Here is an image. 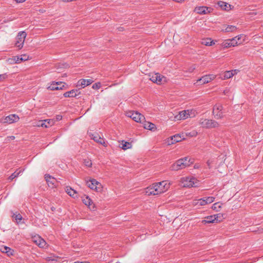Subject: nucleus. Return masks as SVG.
Returning <instances> with one entry per match:
<instances>
[{
	"mask_svg": "<svg viewBox=\"0 0 263 263\" xmlns=\"http://www.w3.org/2000/svg\"><path fill=\"white\" fill-rule=\"evenodd\" d=\"M7 75L6 73L0 74V82L3 81L4 80L6 79Z\"/></svg>",
	"mask_w": 263,
	"mask_h": 263,
	"instance_id": "obj_43",
	"label": "nucleus"
},
{
	"mask_svg": "<svg viewBox=\"0 0 263 263\" xmlns=\"http://www.w3.org/2000/svg\"><path fill=\"white\" fill-rule=\"evenodd\" d=\"M182 138L179 135H175L171 137L170 139L168 140V143L169 145L173 144L175 143L180 142L182 140Z\"/></svg>",
	"mask_w": 263,
	"mask_h": 263,
	"instance_id": "obj_25",
	"label": "nucleus"
},
{
	"mask_svg": "<svg viewBox=\"0 0 263 263\" xmlns=\"http://www.w3.org/2000/svg\"><path fill=\"white\" fill-rule=\"evenodd\" d=\"M190 112L191 111L189 110H184L179 111L177 115H176L174 117V119L173 120L174 121H178L185 119L188 117H191V115L190 114Z\"/></svg>",
	"mask_w": 263,
	"mask_h": 263,
	"instance_id": "obj_9",
	"label": "nucleus"
},
{
	"mask_svg": "<svg viewBox=\"0 0 263 263\" xmlns=\"http://www.w3.org/2000/svg\"><path fill=\"white\" fill-rule=\"evenodd\" d=\"M237 29V28L235 26L233 25H230L228 26L226 29H225V32H233L235 30Z\"/></svg>",
	"mask_w": 263,
	"mask_h": 263,
	"instance_id": "obj_36",
	"label": "nucleus"
},
{
	"mask_svg": "<svg viewBox=\"0 0 263 263\" xmlns=\"http://www.w3.org/2000/svg\"><path fill=\"white\" fill-rule=\"evenodd\" d=\"M199 124L202 128L206 129L218 128L220 126V124L216 120L203 118H201L199 119Z\"/></svg>",
	"mask_w": 263,
	"mask_h": 263,
	"instance_id": "obj_1",
	"label": "nucleus"
},
{
	"mask_svg": "<svg viewBox=\"0 0 263 263\" xmlns=\"http://www.w3.org/2000/svg\"><path fill=\"white\" fill-rule=\"evenodd\" d=\"M26 0H16L17 3H23L25 2Z\"/></svg>",
	"mask_w": 263,
	"mask_h": 263,
	"instance_id": "obj_46",
	"label": "nucleus"
},
{
	"mask_svg": "<svg viewBox=\"0 0 263 263\" xmlns=\"http://www.w3.org/2000/svg\"><path fill=\"white\" fill-rule=\"evenodd\" d=\"M83 163L85 166L89 167H90L92 166V162L89 158L84 159Z\"/></svg>",
	"mask_w": 263,
	"mask_h": 263,
	"instance_id": "obj_37",
	"label": "nucleus"
},
{
	"mask_svg": "<svg viewBox=\"0 0 263 263\" xmlns=\"http://www.w3.org/2000/svg\"><path fill=\"white\" fill-rule=\"evenodd\" d=\"M12 217L15 219L16 220H21L22 219V216L20 214H14Z\"/></svg>",
	"mask_w": 263,
	"mask_h": 263,
	"instance_id": "obj_41",
	"label": "nucleus"
},
{
	"mask_svg": "<svg viewBox=\"0 0 263 263\" xmlns=\"http://www.w3.org/2000/svg\"><path fill=\"white\" fill-rule=\"evenodd\" d=\"M187 166V164L184 163V161L180 159L176 161L175 163L173 164L170 168L172 171H178Z\"/></svg>",
	"mask_w": 263,
	"mask_h": 263,
	"instance_id": "obj_10",
	"label": "nucleus"
},
{
	"mask_svg": "<svg viewBox=\"0 0 263 263\" xmlns=\"http://www.w3.org/2000/svg\"><path fill=\"white\" fill-rule=\"evenodd\" d=\"M33 239L34 242L40 248H43L46 246V242L39 236H34Z\"/></svg>",
	"mask_w": 263,
	"mask_h": 263,
	"instance_id": "obj_20",
	"label": "nucleus"
},
{
	"mask_svg": "<svg viewBox=\"0 0 263 263\" xmlns=\"http://www.w3.org/2000/svg\"><path fill=\"white\" fill-rule=\"evenodd\" d=\"M10 138L11 139H14L15 138L14 136H11Z\"/></svg>",
	"mask_w": 263,
	"mask_h": 263,
	"instance_id": "obj_52",
	"label": "nucleus"
},
{
	"mask_svg": "<svg viewBox=\"0 0 263 263\" xmlns=\"http://www.w3.org/2000/svg\"><path fill=\"white\" fill-rule=\"evenodd\" d=\"M82 201L86 205H87L90 210H95V205L93 203L92 200L88 196H84L82 198Z\"/></svg>",
	"mask_w": 263,
	"mask_h": 263,
	"instance_id": "obj_19",
	"label": "nucleus"
},
{
	"mask_svg": "<svg viewBox=\"0 0 263 263\" xmlns=\"http://www.w3.org/2000/svg\"><path fill=\"white\" fill-rule=\"evenodd\" d=\"M236 37H237V38H236V41L238 42V41H239L240 40V39L241 38L242 35H239L236 36Z\"/></svg>",
	"mask_w": 263,
	"mask_h": 263,
	"instance_id": "obj_45",
	"label": "nucleus"
},
{
	"mask_svg": "<svg viewBox=\"0 0 263 263\" xmlns=\"http://www.w3.org/2000/svg\"><path fill=\"white\" fill-rule=\"evenodd\" d=\"M46 260L48 261H50V260L53 261L55 259L53 258H52V257H47Z\"/></svg>",
	"mask_w": 263,
	"mask_h": 263,
	"instance_id": "obj_44",
	"label": "nucleus"
},
{
	"mask_svg": "<svg viewBox=\"0 0 263 263\" xmlns=\"http://www.w3.org/2000/svg\"><path fill=\"white\" fill-rule=\"evenodd\" d=\"M80 94V91L79 89H72L70 91H67L64 93V96L65 98H71V97H76L78 95Z\"/></svg>",
	"mask_w": 263,
	"mask_h": 263,
	"instance_id": "obj_24",
	"label": "nucleus"
},
{
	"mask_svg": "<svg viewBox=\"0 0 263 263\" xmlns=\"http://www.w3.org/2000/svg\"><path fill=\"white\" fill-rule=\"evenodd\" d=\"M132 147V143L128 142H125L124 144H122V146L121 148L124 149L126 150L127 149L130 148Z\"/></svg>",
	"mask_w": 263,
	"mask_h": 263,
	"instance_id": "obj_38",
	"label": "nucleus"
},
{
	"mask_svg": "<svg viewBox=\"0 0 263 263\" xmlns=\"http://www.w3.org/2000/svg\"><path fill=\"white\" fill-rule=\"evenodd\" d=\"M215 216L211 215L205 217V219L202 221V223L204 224L210 223H214L215 222Z\"/></svg>",
	"mask_w": 263,
	"mask_h": 263,
	"instance_id": "obj_28",
	"label": "nucleus"
},
{
	"mask_svg": "<svg viewBox=\"0 0 263 263\" xmlns=\"http://www.w3.org/2000/svg\"><path fill=\"white\" fill-rule=\"evenodd\" d=\"M91 139H93L95 142L102 145L104 147H107V144L103 138H102L97 133L91 134L90 135Z\"/></svg>",
	"mask_w": 263,
	"mask_h": 263,
	"instance_id": "obj_12",
	"label": "nucleus"
},
{
	"mask_svg": "<svg viewBox=\"0 0 263 263\" xmlns=\"http://www.w3.org/2000/svg\"><path fill=\"white\" fill-rule=\"evenodd\" d=\"M216 78L214 74H208L203 76L197 81V83L200 84H204L210 82Z\"/></svg>",
	"mask_w": 263,
	"mask_h": 263,
	"instance_id": "obj_14",
	"label": "nucleus"
},
{
	"mask_svg": "<svg viewBox=\"0 0 263 263\" xmlns=\"http://www.w3.org/2000/svg\"><path fill=\"white\" fill-rule=\"evenodd\" d=\"M174 1L178 3H181L184 1V0H173Z\"/></svg>",
	"mask_w": 263,
	"mask_h": 263,
	"instance_id": "obj_47",
	"label": "nucleus"
},
{
	"mask_svg": "<svg viewBox=\"0 0 263 263\" xmlns=\"http://www.w3.org/2000/svg\"><path fill=\"white\" fill-rule=\"evenodd\" d=\"M45 179L49 187L54 188L55 186V184L57 183V180L55 178L51 177L48 174H46L45 175Z\"/></svg>",
	"mask_w": 263,
	"mask_h": 263,
	"instance_id": "obj_18",
	"label": "nucleus"
},
{
	"mask_svg": "<svg viewBox=\"0 0 263 263\" xmlns=\"http://www.w3.org/2000/svg\"><path fill=\"white\" fill-rule=\"evenodd\" d=\"M86 184L90 189L94 190L97 192H101L102 190L101 184L95 179L87 181Z\"/></svg>",
	"mask_w": 263,
	"mask_h": 263,
	"instance_id": "obj_6",
	"label": "nucleus"
},
{
	"mask_svg": "<svg viewBox=\"0 0 263 263\" xmlns=\"http://www.w3.org/2000/svg\"><path fill=\"white\" fill-rule=\"evenodd\" d=\"M180 182L183 187H196L198 185V181L193 177L182 178Z\"/></svg>",
	"mask_w": 263,
	"mask_h": 263,
	"instance_id": "obj_2",
	"label": "nucleus"
},
{
	"mask_svg": "<svg viewBox=\"0 0 263 263\" xmlns=\"http://www.w3.org/2000/svg\"><path fill=\"white\" fill-rule=\"evenodd\" d=\"M221 208V204L219 202L215 203L212 206V210L216 211H218Z\"/></svg>",
	"mask_w": 263,
	"mask_h": 263,
	"instance_id": "obj_35",
	"label": "nucleus"
},
{
	"mask_svg": "<svg viewBox=\"0 0 263 263\" xmlns=\"http://www.w3.org/2000/svg\"><path fill=\"white\" fill-rule=\"evenodd\" d=\"M149 79L153 82L159 85L164 84L166 82V78L158 73L153 74Z\"/></svg>",
	"mask_w": 263,
	"mask_h": 263,
	"instance_id": "obj_7",
	"label": "nucleus"
},
{
	"mask_svg": "<svg viewBox=\"0 0 263 263\" xmlns=\"http://www.w3.org/2000/svg\"><path fill=\"white\" fill-rule=\"evenodd\" d=\"M0 251L3 253H6L9 256L13 255V251L9 247H8L7 246H1Z\"/></svg>",
	"mask_w": 263,
	"mask_h": 263,
	"instance_id": "obj_27",
	"label": "nucleus"
},
{
	"mask_svg": "<svg viewBox=\"0 0 263 263\" xmlns=\"http://www.w3.org/2000/svg\"><path fill=\"white\" fill-rule=\"evenodd\" d=\"M155 186L156 187L157 192L158 194H160L166 192L170 187V183L167 181H162L159 182L155 183Z\"/></svg>",
	"mask_w": 263,
	"mask_h": 263,
	"instance_id": "obj_4",
	"label": "nucleus"
},
{
	"mask_svg": "<svg viewBox=\"0 0 263 263\" xmlns=\"http://www.w3.org/2000/svg\"><path fill=\"white\" fill-rule=\"evenodd\" d=\"M62 83H63V82H53L48 87V89L50 90L62 89V87H59V86L58 85H60L62 84Z\"/></svg>",
	"mask_w": 263,
	"mask_h": 263,
	"instance_id": "obj_26",
	"label": "nucleus"
},
{
	"mask_svg": "<svg viewBox=\"0 0 263 263\" xmlns=\"http://www.w3.org/2000/svg\"><path fill=\"white\" fill-rule=\"evenodd\" d=\"M143 127L145 129H149L151 130H154L156 128V125L150 122H144L143 124Z\"/></svg>",
	"mask_w": 263,
	"mask_h": 263,
	"instance_id": "obj_29",
	"label": "nucleus"
},
{
	"mask_svg": "<svg viewBox=\"0 0 263 263\" xmlns=\"http://www.w3.org/2000/svg\"><path fill=\"white\" fill-rule=\"evenodd\" d=\"M133 120H134L137 123L143 124L145 122V117L142 114L138 111H134L133 110Z\"/></svg>",
	"mask_w": 263,
	"mask_h": 263,
	"instance_id": "obj_15",
	"label": "nucleus"
},
{
	"mask_svg": "<svg viewBox=\"0 0 263 263\" xmlns=\"http://www.w3.org/2000/svg\"><path fill=\"white\" fill-rule=\"evenodd\" d=\"M237 70L226 71V72H224L223 74L221 75V78L223 80L230 79L233 76L236 74L237 72Z\"/></svg>",
	"mask_w": 263,
	"mask_h": 263,
	"instance_id": "obj_23",
	"label": "nucleus"
},
{
	"mask_svg": "<svg viewBox=\"0 0 263 263\" xmlns=\"http://www.w3.org/2000/svg\"><path fill=\"white\" fill-rule=\"evenodd\" d=\"M62 117L61 116H59V117L57 118L58 119H61Z\"/></svg>",
	"mask_w": 263,
	"mask_h": 263,
	"instance_id": "obj_54",
	"label": "nucleus"
},
{
	"mask_svg": "<svg viewBox=\"0 0 263 263\" xmlns=\"http://www.w3.org/2000/svg\"><path fill=\"white\" fill-rule=\"evenodd\" d=\"M118 31H122L123 30V27H119V28H118Z\"/></svg>",
	"mask_w": 263,
	"mask_h": 263,
	"instance_id": "obj_48",
	"label": "nucleus"
},
{
	"mask_svg": "<svg viewBox=\"0 0 263 263\" xmlns=\"http://www.w3.org/2000/svg\"><path fill=\"white\" fill-rule=\"evenodd\" d=\"M206 163H207V164H208V165L209 167V168H210V164H211V162H210V161L209 160H208V161H207Z\"/></svg>",
	"mask_w": 263,
	"mask_h": 263,
	"instance_id": "obj_50",
	"label": "nucleus"
},
{
	"mask_svg": "<svg viewBox=\"0 0 263 263\" xmlns=\"http://www.w3.org/2000/svg\"><path fill=\"white\" fill-rule=\"evenodd\" d=\"M211 10H212V8L205 6L197 7L195 8V11L200 14H205L209 13L211 12Z\"/></svg>",
	"mask_w": 263,
	"mask_h": 263,
	"instance_id": "obj_16",
	"label": "nucleus"
},
{
	"mask_svg": "<svg viewBox=\"0 0 263 263\" xmlns=\"http://www.w3.org/2000/svg\"><path fill=\"white\" fill-rule=\"evenodd\" d=\"M214 216H215V219H215V222H220L223 219V214H222L221 213H219V214H217L214 215Z\"/></svg>",
	"mask_w": 263,
	"mask_h": 263,
	"instance_id": "obj_39",
	"label": "nucleus"
},
{
	"mask_svg": "<svg viewBox=\"0 0 263 263\" xmlns=\"http://www.w3.org/2000/svg\"><path fill=\"white\" fill-rule=\"evenodd\" d=\"M93 80L91 79H82L78 81L77 83V86H81L83 88L90 85L93 82Z\"/></svg>",
	"mask_w": 263,
	"mask_h": 263,
	"instance_id": "obj_22",
	"label": "nucleus"
},
{
	"mask_svg": "<svg viewBox=\"0 0 263 263\" xmlns=\"http://www.w3.org/2000/svg\"><path fill=\"white\" fill-rule=\"evenodd\" d=\"M28 59V57H27L26 55H21V58L17 57V60H16V63H20L23 61H26Z\"/></svg>",
	"mask_w": 263,
	"mask_h": 263,
	"instance_id": "obj_40",
	"label": "nucleus"
},
{
	"mask_svg": "<svg viewBox=\"0 0 263 263\" xmlns=\"http://www.w3.org/2000/svg\"><path fill=\"white\" fill-rule=\"evenodd\" d=\"M126 116L127 117H129L130 118H132V114H131V113H130V112L129 113H127Z\"/></svg>",
	"mask_w": 263,
	"mask_h": 263,
	"instance_id": "obj_49",
	"label": "nucleus"
},
{
	"mask_svg": "<svg viewBox=\"0 0 263 263\" xmlns=\"http://www.w3.org/2000/svg\"><path fill=\"white\" fill-rule=\"evenodd\" d=\"M53 124L54 121L52 120L47 119L40 121L37 126L39 127L48 128L53 125Z\"/></svg>",
	"mask_w": 263,
	"mask_h": 263,
	"instance_id": "obj_21",
	"label": "nucleus"
},
{
	"mask_svg": "<svg viewBox=\"0 0 263 263\" xmlns=\"http://www.w3.org/2000/svg\"><path fill=\"white\" fill-rule=\"evenodd\" d=\"M74 263H86V262H80V261H77V262H75Z\"/></svg>",
	"mask_w": 263,
	"mask_h": 263,
	"instance_id": "obj_53",
	"label": "nucleus"
},
{
	"mask_svg": "<svg viewBox=\"0 0 263 263\" xmlns=\"http://www.w3.org/2000/svg\"><path fill=\"white\" fill-rule=\"evenodd\" d=\"M218 4L221 8V9L226 10H228L229 8L230 7V5H229L227 3L221 1L218 2Z\"/></svg>",
	"mask_w": 263,
	"mask_h": 263,
	"instance_id": "obj_32",
	"label": "nucleus"
},
{
	"mask_svg": "<svg viewBox=\"0 0 263 263\" xmlns=\"http://www.w3.org/2000/svg\"><path fill=\"white\" fill-rule=\"evenodd\" d=\"M236 38L237 37H234L232 39L226 40L222 43V46L223 48H229L232 46L234 47L238 44H240L241 42L240 41L239 43H238L236 41Z\"/></svg>",
	"mask_w": 263,
	"mask_h": 263,
	"instance_id": "obj_13",
	"label": "nucleus"
},
{
	"mask_svg": "<svg viewBox=\"0 0 263 263\" xmlns=\"http://www.w3.org/2000/svg\"><path fill=\"white\" fill-rule=\"evenodd\" d=\"M101 83L100 82H98V83H95L92 86V88L94 89H99L101 88Z\"/></svg>",
	"mask_w": 263,
	"mask_h": 263,
	"instance_id": "obj_42",
	"label": "nucleus"
},
{
	"mask_svg": "<svg viewBox=\"0 0 263 263\" xmlns=\"http://www.w3.org/2000/svg\"><path fill=\"white\" fill-rule=\"evenodd\" d=\"M214 200H215V197H212V196L200 198L198 200H194L193 204L194 205H197L198 204H199V205L203 206V205H205L208 204L212 203L213 202H214Z\"/></svg>",
	"mask_w": 263,
	"mask_h": 263,
	"instance_id": "obj_8",
	"label": "nucleus"
},
{
	"mask_svg": "<svg viewBox=\"0 0 263 263\" xmlns=\"http://www.w3.org/2000/svg\"><path fill=\"white\" fill-rule=\"evenodd\" d=\"M213 40H212L211 39H204L202 41V44L204 45L205 46H212L214 44Z\"/></svg>",
	"mask_w": 263,
	"mask_h": 263,
	"instance_id": "obj_31",
	"label": "nucleus"
},
{
	"mask_svg": "<svg viewBox=\"0 0 263 263\" xmlns=\"http://www.w3.org/2000/svg\"><path fill=\"white\" fill-rule=\"evenodd\" d=\"M66 192L70 196L74 197V194H76V191L73 189H72L70 187H67L66 190Z\"/></svg>",
	"mask_w": 263,
	"mask_h": 263,
	"instance_id": "obj_34",
	"label": "nucleus"
},
{
	"mask_svg": "<svg viewBox=\"0 0 263 263\" xmlns=\"http://www.w3.org/2000/svg\"><path fill=\"white\" fill-rule=\"evenodd\" d=\"M19 119L20 118L17 115L11 114L3 118L2 122L4 123L11 124L17 122Z\"/></svg>",
	"mask_w": 263,
	"mask_h": 263,
	"instance_id": "obj_11",
	"label": "nucleus"
},
{
	"mask_svg": "<svg viewBox=\"0 0 263 263\" xmlns=\"http://www.w3.org/2000/svg\"><path fill=\"white\" fill-rule=\"evenodd\" d=\"M180 159L183 160L184 161V163L187 164V166H190L191 164L193 163V159L188 157H185Z\"/></svg>",
	"mask_w": 263,
	"mask_h": 263,
	"instance_id": "obj_33",
	"label": "nucleus"
},
{
	"mask_svg": "<svg viewBox=\"0 0 263 263\" xmlns=\"http://www.w3.org/2000/svg\"><path fill=\"white\" fill-rule=\"evenodd\" d=\"M197 133L195 132L193 133V134L192 135V136H196L197 135Z\"/></svg>",
	"mask_w": 263,
	"mask_h": 263,
	"instance_id": "obj_51",
	"label": "nucleus"
},
{
	"mask_svg": "<svg viewBox=\"0 0 263 263\" xmlns=\"http://www.w3.org/2000/svg\"><path fill=\"white\" fill-rule=\"evenodd\" d=\"M26 33L25 31L20 32L16 37V42L15 46L19 49H21L23 47L25 39L26 37Z\"/></svg>",
	"mask_w": 263,
	"mask_h": 263,
	"instance_id": "obj_5",
	"label": "nucleus"
},
{
	"mask_svg": "<svg viewBox=\"0 0 263 263\" xmlns=\"http://www.w3.org/2000/svg\"><path fill=\"white\" fill-rule=\"evenodd\" d=\"M145 194L148 196L159 195L158 193H157V189L154 183L146 187L145 189Z\"/></svg>",
	"mask_w": 263,
	"mask_h": 263,
	"instance_id": "obj_17",
	"label": "nucleus"
},
{
	"mask_svg": "<svg viewBox=\"0 0 263 263\" xmlns=\"http://www.w3.org/2000/svg\"><path fill=\"white\" fill-rule=\"evenodd\" d=\"M24 171V170L21 169L19 170L18 171V170L12 173L10 176L9 177L8 180L10 181H12L13 179L15 178L16 177H18L19 175L22 173Z\"/></svg>",
	"mask_w": 263,
	"mask_h": 263,
	"instance_id": "obj_30",
	"label": "nucleus"
},
{
	"mask_svg": "<svg viewBox=\"0 0 263 263\" xmlns=\"http://www.w3.org/2000/svg\"><path fill=\"white\" fill-rule=\"evenodd\" d=\"M223 109V107L220 104H216L213 106L212 114L216 119H221L224 117Z\"/></svg>",
	"mask_w": 263,
	"mask_h": 263,
	"instance_id": "obj_3",
	"label": "nucleus"
}]
</instances>
